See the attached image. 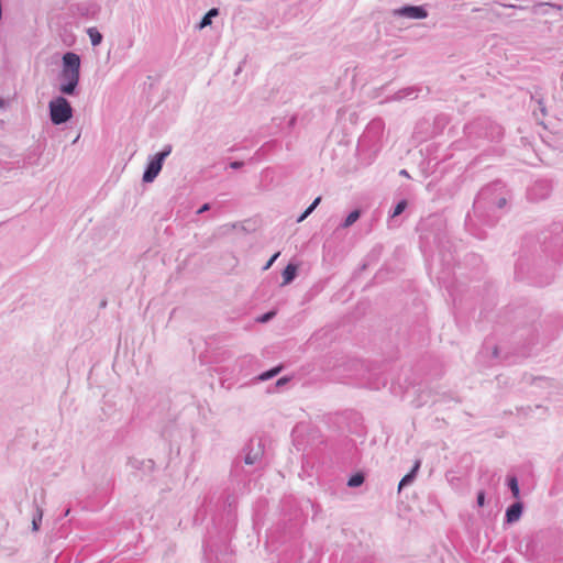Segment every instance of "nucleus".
Returning <instances> with one entry per match:
<instances>
[{
	"label": "nucleus",
	"mask_w": 563,
	"mask_h": 563,
	"mask_svg": "<svg viewBox=\"0 0 563 563\" xmlns=\"http://www.w3.org/2000/svg\"><path fill=\"white\" fill-rule=\"evenodd\" d=\"M510 191L501 181H494L483 187L474 200V208L481 211L504 209L508 206Z\"/></svg>",
	"instance_id": "nucleus-1"
},
{
	"label": "nucleus",
	"mask_w": 563,
	"mask_h": 563,
	"mask_svg": "<svg viewBox=\"0 0 563 563\" xmlns=\"http://www.w3.org/2000/svg\"><path fill=\"white\" fill-rule=\"evenodd\" d=\"M384 131L385 123L382 119L372 120L358 140L360 152H368L369 155L376 156L383 147Z\"/></svg>",
	"instance_id": "nucleus-2"
},
{
	"label": "nucleus",
	"mask_w": 563,
	"mask_h": 563,
	"mask_svg": "<svg viewBox=\"0 0 563 563\" xmlns=\"http://www.w3.org/2000/svg\"><path fill=\"white\" fill-rule=\"evenodd\" d=\"M465 133L471 136L477 134L490 141L499 140L503 135V128L486 119H479L465 126Z\"/></svg>",
	"instance_id": "nucleus-3"
},
{
	"label": "nucleus",
	"mask_w": 563,
	"mask_h": 563,
	"mask_svg": "<svg viewBox=\"0 0 563 563\" xmlns=\"http://www.w3.org/2000/svg\"><path fill=\"white\" fill-rule=\"evenodd\" d=\"M49 118L53 124L60 125L69 121L73 117V108L69 101L59 96L48 103Z\"/></svg>",
	"instance_id": "nucleus-4"
},
{
	"label": "nucleus",
	"mask_w": 563,
	"mask_h": 563,
	"mask_svg": "<svg viewBox=\"0 0 563 563\" xmlns=\"http://www.w3.org/2000/svg\"><path fill=\"white\" fill-rule=\"evenodd\" d=\"M172 150V145L166 144L161 152L156 153L153 157H151L143 173L144 183H152L157 177V175L162 170L164 161L166 159L167 156H169Z\"/></svg>",
	"instance_id": "nucleus-5"
},
{
	"label": "nucleus",
	"mask_w": 563,
	"mask_h": 563,
	"mask_svg": "<svg viewBox=\"0 0 563 563\" xmlns=\"http://www.w3.org/2000/svg\"><path fill=\"white\" fill-rule=\"evenodd\" d=\"M393 16L406 18L411 20H422L428 16V11L423 5H404L391 11Z\"/></svg>",
	"instance_id": "nucleus-6"
},
{
	"label": "nucleus",
	"mask_w": 563,
	"mask_h": 563,
	"mask_svg": "<svg viewBox=\"0 0 563 563\" xmlns=\"http://www.w3.org/2000/svg\"><path fill=\"white\" fill-rule=\"evenodd\" d=\"M80 74L60 71L59 91L64 95L73 96L76 91Z\"/></svg>",
	"instance_id": "nucleus-7"
},
{
	"label": "nucleus",
	"mask_w": 563,
	"mask_h": 563,
	"mask_svg": "<svg viewBox=\"0 0 563 563\" xmlns=\"http://www.w3.org/2000/svg\"><path fill=\"white\" fill-rule=\"evenodd\" d=\"M551 183L547 179H540L529 188L528 196L531 200L545 199L551 192Z\"/></svg>",
	"instance_id": "nucleus-8"
},
{
	"label": "nucleus",
	"mask_w": 563,
	"mask_h": 563,
	"mask_svg": "<svg viewBox=\"0 0 563 563\" xmlns=\"http://www.w3.org/2000/svg\"><path fill=\"white\" fill-rule=\"evenodd\" d=\"M62 71L80 74V57L78 54L67 52L63 55Z\"/></svg>",
	"instance_id": "nucleus-9"
},
{
	"label": "nucleus",
	"mask_w": 563,
	"mask_h": 563,
	"mask_svg": "<svg viewBox=\"0 0 563 563\" xmlns=\"http://www.w3.org/2000/svg\"><path fill=\"white\" fill-rule=\"evenodd\" d=\"M418 97V90L413 87H408L398 90L395 92V95L390 98V100L394 101H400L404 99H416Z\"/></svg>",
	"instance_id": "nucleus-10"
},
{
	"label": "nucleus",
	"mask_w": 563,
	"mask_h": 563,
	"mask_svg": "<svg viewBox=\"0 0 563 563\" xmlns=\"http://www.w3.org/2000/svg\"><path fill=\"white\" fill-rule=\"evenodd\" d=\"M219 15V9L212 8L210 9L201 19L199 24L197 25L198 30H202L212 24V19Z\"/></svg>",
	"instance_id": "nucleus-11"
},
{
	"label": "nucleus",
	"mask_w": 563,
	"mask_h": 563,
	"mask_svg": "<svg viewBox=\"0 0 563 563\" xmlns=\"http://www.w3.org/2000/svg\"><path fill=\"white\" fill-rule=\"evenodd\" d=\"M522 512V506L520 503L514 504L511 507L508 508L506 512V518L508 522H516L519 520Z\"/></svg>",
	"instance_id": "nucleus-12"
},
{
	"label": "nucleus",
	"mask_w": 563,
	"mask_h": 563,
	"mask_svg": "<svg viewBox=\"0 0 563 563\" xmlns=\"http://www.w3.org/2000/svg\"><path fill=\"white\" fill-rule=\"evenodd\" d=\"M297 275V266L294 264H288L283 271V285H287L292 282V279Z\"/></svg>",
	"instance_id": "nucleus-13"
},
{
	"label": "nucleus",
	"mask_w": 563,
	"mask_h": 563,
	"mask_svg": "<svg viewBox=\"0 0 563 563\" xmlns=\"http://www.w3.org/2000/svg\"><path fill=\"white\" fill-rule=\"evenodd\" d=\"M87 34L92 46H98L102 42V34L96 27H89Z\"/></svg>",
	"instance_id": "nucleus-14"
},
{
	"label": "nucleus",
	"mask_w": 563,
	"mask_h": 563,
	"mask_svg": "<svg viewBox=\"0 0 563 563\" xmlns=\"http://www.w3.org/2000/svg\"><path fill=\"white\" fill-rule=\"evenodd\" d=\"M419 467H420V461H417V462L415 463V465H413V467H412L411 472H410L409 474L405 475V476L401 478V481H400V483H399V487H398V488H399V490H400L405 485H407L408 483H410V482L412 481V478L415 477V475H416L417 471L419 470Z\"/></svg>",
	"instance_id": "nucleus-15"
},
{
	"label": "nucleus",
	"mask_w": 563,
	"mask_h": 563,
	"mask_svg": "<svg viewBox=\"0 0 563 563\" xmlns=\"http://www.w3.org/2000/svg\"><path fill=\"white\" fill-rule=\"evenodd\" d=\"M364 483V476L361 473H356L353 476L350 477L347 485L350 487H357L361 486Z\"/></svg>",
	"instance_id": "nucleus-16"
},
{
	"label": "nucleus",
	"mask_w": 563,
	"mask_h": 563,
	"mask_svg": "<svg viewBox=\"0 0 563 563\" xmlns=\"http://www.w3.org/2000/svg\"><path fill=\"white\" fill-rule=\"evenodd\" d=\"M509 486H510L514 497L517 498L519 496V486H518V482L515 477L510 478Z\"/></svg>",
	"instance_id": "nucleus-17"
},
{
	"label": "nucleus",
	"mask_w": 563,
	"mask_h": 563,
	"mask_svg": "<svg viewBox=\"0 0 563 563\" xmlns=\"http://www.w3.org/2000/svg\"><path fill=\"white\" fill-rule=\"evenodd\" d=\"M279 371H280V367H276L268 372H265L261 375V379H263V380L269 379V378L274 377L276 374H278Z\"/></svg>",
	"instance_id": "nucleus-18"
},
{
	"label": "nucleus",
	"mask_w": 563,
	"mask_h": 563,
	"mask_svg": "<svg viewBox=\"0 0 563 563\" xmlns=\"http://www.w3.org/2000/svg\"><path fill=\"white\" fill-rule=\"evenodd\" d=\"M408 207V202L406 199H400L394 207L393 211H405Z\"/></svg>",
	"instance_id": "nucleus-19"
},
{
	"label": "nucleus",
	"mask_w": 563,
	"mask_h": 563,
	"mask_svg": "<svg viewBox=\"0 0 563 563\" xmlns=\"http://www.w3.org/2000/svg\"><path fill=\"white\" fill-rule=\"evenodd\" d=\"M358 216H360V213H349V216L344 222V225L345 227L352 225L354 222H356V220L358 219Z\"/></svg>",
	"instance_id": "nucleus-20"
},
{
	"label": "nucleus",
	"mask_w": 563,
	"mask_h": 563,
	"mask_svg": "<svg viewBox=\"0 0 563 563\" xmlns=\"http://www.w3.org/2000/svg\"><path fill=\"white\" fill-rule=\"evenodd\" d=\"M320 201H321V197H317V198L312 201V203H311L309 207H307V208H306V210H305V211H314V209L319 206Z\"/></svg>",
	"instance_id": "nucleus-21"
},
{
	"label": "nucleus",
	"mask_w": 563,
	"mask_h": 563,
	"mask_svg": "<svg viewBox=\"0 0 563 563\" xmlns=\"http://www.w3.org/2000/svg\"><path fill=\"white\" fill-rule=\"evenodd\" d=\"M279 256V252L275 253L271 258L269 261L266 263V265L264 266V269H268L273 263L277 260V257Z\"/></svg>",
	"instance_id": "nucleus-22"
},
{
	"label": "nucleus",
	"mask_w": 563,
	"mask_h": 563,
	"mask_svg": "<svg viewBox=\"0 0 563 563\" xmlns=\"http://www.w3.org/2000/svg\"><path fill=\"white\" fill-rule=\"evenodd\" d=\"M536 101L538 103V108H539L540 112L542 113V115H545L547 109H545V106H544L542 99H537Z\"/></svg>",
	"instance_id": "nucleus-23"
},
{
	"label": "nucleus",
	"mask_w": 563,
	"mask_h": 563,
	"mask_svg": "<svg viewBox=\"0 0 563 563\" xmlns=\"http://www.w3.org/2000/svg\"><path fill=\"white\" fill-rule=\"evenodd\" d=\"M485 504V493L484 492H479L478 495H477V505L479 507H483Z\"/></svg>",
	"instance_id": "nucleus-24"
},
{
	"label": "nucleus",
	"mask_w": 563,
	"mask_h": 563,
	"mask_svg": "<svg viewBox=\"0 0 563 563\" xmlns=\"http://www.w3.org/2000/svg\"><path fill=\"white\" fill-rule=\"evenodd\" d=\"M244 165L243 162H239V161H234L230 164V167L233 168V169H239L241 168L242 166Z\"/></svg>",
	"instance_id": "nucleus-25"
},
{
	"label": "nucleus",
	"mask_w": 563,
	"mask_h": 563,
	"mask_svg": "<svg viewBox=\"0 0 563 563\" xmlns=\"http://www.w3.org/2000/svg\"><path fill=\"white\" fill-rule=\"evenodd\" d=\"M210 203L206 202V203H202L200 207H198V209L196 211H210Z\"/></svg>",
	"instance_id": "nucleus-26"
},
{
	"label": "nucleus",
	"mask_w": 563,
	"mask_h": 563,
	"mask_svg": "<svg viewBox=\"0 0 563 563\" xmlns=\"http://www.w3.org/2000/svg\"><path fill=\"white\" fill-rule=\"evenodd\" d=\"M273 316H274V312H268V313L264 314L263 317H261V318H260V321H261V322H266V321H268Z\"/></svg>",
	"instance_id": "nucleus-27"
},
{
	"label": "nucleus",
	"mask_w": 563,
	"mask_h": 563,
	"mask_svg": "<svg viewBox=\"0 0 563 563\" xmlns=\"http://www.w3.org/2000/svg\"><path fill=\"white\" fill-rule=\"evenodd\" d=\"M254 462H255L254 457H251L250 455H246V457H245V463L246 464H253Z\"/></svg>",
	"instance_id": "nucleus-28"
},
{
	"label": "nucleus",
	"mask_w": 563,
	"mask_h": 563,
	"mask_svg": "<svg viewBox=\"0 0 563 563\" xmlns=\"http://www.w3.org/2000/svg\"><path fill=\"white\" fill-rule=\"evenodd\" d=\"M286 383H287V378H285V377L277 380L278 386L284 385Z\"/></svg>",
	"instance_id": "nucleus-29"
},
{
	"label": "nucleus",
	"mask_w": 563,
	"mask_h": 563,
	"mask_svg": "<svg viewBox=\"0 0 563 563\" xmlns=\"http://www.w3.org/2000/svg\"><path fill=\"white\" fill-rule=\"evenodd\" d=\"M309 213H302L299 219L297 220V222H301L306 219V217L308 216Z\"/></svg>",
	"instance_id": "nucleus-30"
},
{
	"label": "nucleus",
	"mask_w": 563,
	"mask_h": 563,
	"mask_svg": "<svg viewBox=\"0 0 563 563\" xmlns=\"http://www.w3.org/2000/svg\"><path fill=\"white\" fill-rule=\"evenodd\" d=\"M33 529H34V530H37V529H38V527H37V522H36V520H35V519L33 520Z\"/></svg>",
	"instance_id": "nucleus-31"
},
{
	"label": "nucleus",
	"mask_w": 563,
	"mask_h": 563,
	"mask_svg": "<svg viewBox=\"0 0 563 563\" xmlns=\"http://www.w3.org/2000/svg\"><path fill=\"white\" fill-rule=\"evenodd\" d=\"M400 175H402V176H408V173H407V170H406V169H402V170H400Z\"/></svg>",
	"instance_id": "nucleus-32"
},
{
	"label": "nucleus",
	"mask_w": 563,
	"mask_h": 563,
	"mask_svg": "<svg viewBox=\"0 0 563 563\" xmlns=\"http://www.w3.org/2000/svg\"><path fill=\"white\" fill-rule=\"evenodd\" d=\"M0 104H2V102L0 101Z\"/></svg>",
	"instance_id": "nucleus-33"
}]
</instances>
